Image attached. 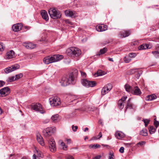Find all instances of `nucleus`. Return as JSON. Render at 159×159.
<instances>
[{"label":"nucleus","mask_w":159,"mask_h":159,"mask_svg":"<svg viewBox=\"0 0 159 159\" xmlns=\"http://www.w3.org/2000/svg\"><path fill=\"white\" fill-rule=\"evenodd\" d=\"M74 72L75 74H74L73 72L70 73L68 78H66L65 76H63L62 78L61 81L60 82L62 86H65L69 84H74L75 83V78L77 75L76 73L77 70H74Z\"/></svg>","instance_id":"obj_1"},{"label":"nucleus","mask_w":159,"mask_h":159,"mask_svg":"<svg viewBox=\"0 0 159 159\" xmlns=\"http://www.w3.org/2000/svg\"><path fill=\"white\" fill-rule=\"evenodd\" d=\"M63 56L60 55H53L51 56L46 57L43 60V62L46 64H48L50 63L58 61L62 59Z\"/></svg>","instance_id":"obj_2"},{"label":"nucleus","mask_w":159,"mask_h":159,"mask_svg":"<svg viewBox=\"0 0 159 159\" xmlns=\"http://www.w3.org/2000/svg\"><path fill=\"white\" fill-rule=\"evenodd\" d=\"M81 54V50L78 48L72 47L67 50V54L72 58H75L79 56Z\"/></svg>","instance_id":"obj_3"},{"label":"nucleus","mask_w":159,"mask_h":159,"mask_svg":"<svg viewBox=\"0 0 159 159\" xmlns=\"http://www.w3.org/2000/svg\"><path fill=\"white\" fill-rule=\"evenodd\" d=\"M48 13L50 17L54 19L60 18L61 17L60 12L55 8H50L48 11Z\"/></svg>","instance_id":"obj_4"},{"label":"nucleus","mask_w":159,"mask_h":159,"mask_svg":"<svg viewBox=\"0 0 159 159\" xmlns=\"http://www.w3.org/2000/svg\"><path fill=\"white\" fill-rule=\"evenodd\" d=\"M50 105L52 107H57L60 105L61 102L60 98L57 97H52L49 99Z\"/></svg>","instance_id":"obj_5"},{"label":"nucleus","mask_w":159,"mask_h":159,"mask_svg":"<svg viewBox=\"0 0 159 159\" xmlns=\"http://www.w3.org/2000/svg\"><path fill=\"white\" fill-rule=\"evenodd\" d=\"M56 129L55 127H48L43 130V134L45 137L49 136L54 133Z\"/></svg>","instance_id":"obj_6"},{"label":"nucleus","mask_w":159,"mask_h":159,"mask_svg":"<svg viewBox=\"0 0 159 159\" xmlns=\"http://www.w3.org/2000/svg\"><path fill=\"white\" fill-rule=\"evenodd\" d=\"M49 149L52 152L56 151V146L54 139L52 138H51L48 142Z\"/></svg>","instance_id":"obj_7"},{"label":"nucleus","mask_w":159,"mask_h":159,"mask_svg":"<svg viewBox=\"0 0 159 159\" xmlns=\"http://www.w3.org/2000/svg\"><path fill=\"white\" fill-rule=\"evenodd\" d=\"M82 83L84 86L88 88L94 87L96 84V83L95 81H89L86 79L83 80L82 82Z\"/></svg>","instance_id":"obj_8"},{"label":"nucleus","mask_w":159,"mask_h":159,"mask_svg":"<svg viewBox=\"0 0 159 159\" xmlns=\"http://www.w3.org/2000/svg\"><path fill=\"white\" fill-rule=\"evenodd\" d=\"M112 87V84L109 83L105 86L102 89V95H104L108 93L111 89Z\"/></svg>","instance_id":"obj_9"},{"label":"nucleus","mask_w":159,"mask_h":159,"mask_svg":"<svg viewBox=\"0 0 159 159\" xmlns=\"http://www.w3.org/2000/svg\"><path fill=\"white\" fill-rule=\"evenodd\" d=\"M19 67L20 66L19 65L16 64L5 68V71L6 73L7 74L18 69Z\"/></svg>","instance_id":"obj_10"},{"label":"nucleus","mask_w":159,"mask_h":159,"mask_svg":"<svg viewBox=\"0 0 159 159\" xmlns=\"http://www.w3.org/2000/svg\"><path fill=\"white\" fill-rule=\"evenodd\" d=\"M15 57V53L13 50L8 51L4 57V58L6 60H11Z\"/></svg>","instance_id":"obj_11"},{"label":"nucleus","mask_w":159,"mask_h":159,"mask_svg":"<svg viewBox=\"0 0 159 159\" xmlns=\"http://www.w3.org/2000/svg\"><path fill=\"white\" fill-rule=\"evenodd\" d=\"M130 34V31L129 30H123L119 32L118 36L121 38H125L128 36Z\"/></svg>","instance_id":"obj_12"},{"label":"nucleus","mask_w":159,"mask_h":159,"mask_svg":"<svg viewBox=\"0 0 159 159\" xmlns=\"http://www.w3.org/2000/svg\"><path fill=\"white\" fill-rule=\"evenodd\" d=\"M131 93L134 95L140 96L142 93L138 86H135L133 87Z\"/></svg>","instance_id":"obj_13"},{"label":"nucleus","mask_w":159,"mask_h":159,"mask_svg":"<svg viewBox=\"0 0 159 159\" xmlns=\"http://www.w3.org/2000/svg\"><path fill=\"white\" fill-rule=\"evenodd\" d=\"M23 45L27 49H32L36 47V45L31 42H28L23 43Z\"/></svg>","instance_id":"obj_14"},{"label":"nucleus","mask_w":159,"mask_h":159,"mask_svg":"<svg viewBox=\"0 0 159 159\" xmlns=\"http://www.w3.org/2000/svg\"><path fill=\"white\" fill-rule=\"evenodd\" d=\"M10 89L8 87H4L0 90V96L4 97L7 95Z\"/></svg>","instance_id":"obj_15"},{"label":"nucleus","mask_w":159,"mask_h":159,"mask_svg":"<svg viewBox=\"0 0 159 159\" xmlns=\"http://www.w3.org/2000/svg\"><path fill=\"white\" fill-rule=\"evenodd\" d=\"M31 110L36 111H39L40 109V104L39 103H33L30 105Z\"/></svg>","instance_id":"obj_16"},{"label":"nucleus","mask_w":159,"mask_h":159,"mask_svg":"<svg viewBox=\"0 0 159 159\" xmlns=\"http://www.w3.org/2000/svg\"><path fill=\"white\" fill-rule=\"evenodd\" d=\"M107 26L102 24L100 25L97 26L96 27V30L99 32L105 31L107 30Z\"/></svg>","instance_id":"obj_17"},{"label":"nucleus","mask_w":159,"mask_h":159,"mask_svg":"<svg viewBox=\"0 0 159 159\" xmlns=\"http://www.w3.org/2000/svg\"><path fill=\"white\" fill-rule=\"evenodd\" d=\"M22 27L21 23H17L13 25L12 27L13 30L15 32H17L20 30Z\"/></svg>","instance_id":"obj_18"},{"label":"nucleus","mask_w":159,"mask_h":159,"mask_svg":"<svg viewBox=\"0 0 159 159\" xmlns=\"http://www.w3.org/2000/svg\"><path fill=\"white\" fill-rule=\"evenodd\" d=\"M65 13L66 16L70 17H75L76 16V12L75 11L69 10L65 11Z\"/></svg>","instance_id":"obj_19"},{"label":"nucleus","mask_w":159,"mask_h":159,"mask_svg":"<svg viewBox=\"0 0 159 159\" xmlns=\"http://www.w3.org/2000/svg\"><path fill=\"white\" fill-rule=\"evenodd\" d=\"M66 98V101L70 102H74V103H76L78 102L77 100L75 98V97L73 95H68Z\"/></svg>","instance_id":"obj_20"},{"label":"nucleus","mask_w":159,"mask_h":159,"mask_svg":"<svg viewBox=\"0 0 159 159\" xmlns=\"http://www.w3.org/2000/svg\"><path fill=\"white\" fill-rule=\"evenodd\" d=\"M40 15L42 18L46 21L48 20V16L47 11L44 10L40 11Z\"/></svg>","instance_id":"obj_21"},{"label":"nucleus","mask_w":159,"mask_h":159,"mask_svg":"<svg viewBox=\"0 0 159 159\" xmlns=\"http://www.w3.org/2000/svg\"><path fill=\"white\" fill-rule=\"evenodd\" d=\"M131 99V98H129L127 101L126 106L125 107L126 109L125 110V111H126L127 109L128 108L129 109H133L134 108V105L132 104V103L130 102Z\"/></svg>","instance_id":"obj_22"},{"label":"nucleus","mask_w":159,"mask_h":159,"mask_svg":"<svg viewBox=\"0 0 159 159\" xmlns=\"http://www.w3.org/2000/svg\"><path fill=\"white\" fill-rule=\"evenodd\" d=\"M115 137L118 139H121L124 138L125 135L121 132H116L115 134Z\"/></svg>","instance_id":"obj_23"},{"label":"nucleus","mask_w":159,"mask_h":159,"mask_svg":"<svg viewBox=\"0 0 159 159\" xmlns=\"http://www.w3.org/2000/svg\"><path fill=\"white\" fill-rule=\"evenodd\" d=\"M156 98V96L153 94L148 96L146 98V100L147 101H150L155 99Z\"/></svg>","instance_id":"obj_24"},{"label":"nucleus","mask_w":159,"mask_h":159,"mask_svg":"<svg viewBox=\"0 0 159 159\" xmlns=\"http://www.w3.org/2000/svg\"><path fill=\"white\" fill-rule=\"evenodd\" d=\"M133 87H132L128 84H126L125 85V88L126 91L128 92L132 93Z\"/></svg>","instance_id":"obj_25"},{"label":"nucleus","mask_w":159,"mask_h":159,"mask_svg":"<svg viewBox=\"0 0 159 159\" xmlns=\"http://www.w3.org/2000/svg\"><path fill=\"white\" fill-rule=\"evenodd\" d=\"M149 45L148 44H146L145 45L143 44L139 47L138 49L139 50H142L143 49H145L147 48H149Z\"/></svg>","instance_id":"obj_26"},{"label":"nucleus","mask_w":159,"mask_h":159,"mask_svg":"<svg viewBox=\"0 0 159 159\" xmlns=\"http://www.w3.org/2000/svg\"><path fill=\"white\" fill-rule=\"evenodd\" d=\"M140 135L144 136L148 135L147 130L146 129H143L140 132Z\"/></svg>","instance_id":"obj_27"},{"label":"nucleus","mask_w":159,"mask_h":159,"mask_svg":"<svg viewBox=\"0 0 159 159\" xmlns=\"http://www.w3.org/2000/svg\"><path fill=\"white\" fill-rule=\"evenodd\" d=\"M101 147L100 145L97 144H90L89 145V148H90L97 149Z\"/></svg>","instance_id":"obj_28"},{"label":"nucleus","mask_w":159,"mask_h":159,"mask_svg":"<svg viewBox=\"0 0 159 159\" xmlns=\"http://www.w3.org/2000/svg\"><path fill=\"white\" fill-rule=\"evenodd\" d=\"M107 48L106 47H105L102 49H101L100 50L99 53L97 55H100L101 54H103L107 51Z\"/></svg>","instance_id":"obj_29"},{"label":"nucleus","mask_w":159,"mask_h":159,"mask_svg":"<svg viewBox=\"0 0 159 159\" xmlns=\"http://www.w3.org/2000/svg\"><path fill=\"white\" fill-rule=\"evenodd\" d=\"M149 131L150 134H152L155 132L156 129L153 126H150L149 128Z\"/></svg>","instance_id":"obj_30"},{"label":"nucleus","mask_w":159,"mask_h":159,"mask_svg":"<svg viewBox=\"0 0 159 159\" xmlns=\"http://www.w3.org/2000/svg\"><path fill=\"white\" fill-rule=\"evenodd\" d=\"M58 116L59 115L57 114L52 116L51 117L52 120L54 122H56L57 120L58 119Z\"/></svg>","instance_id":"obj_31"},{"label":"nucleus","mask_w":159,"mask_h":159,"mask_svg":"<svg viewBox=\"0 0 159 159\" xmlns=\"http://www.w3.org/2000/svg\"><path fill=\"white\" fill-rule=\"evenodd\" d=\"M129 56L125 57L124 59V61L126 63L129 62L131 60Z\"/></svg>","instance_id":"obj_32"},{"label":"nucleus","mask_w":159,"mask_h":159,"mask_svg":"<svg viewBox=\"0 0 159 159\" xmlns=\"http://www.w3.org/2000/svg\"><path fill=\"white\" fill-rule=\"evenodd\" d=\"M142 73V72L141 71H139V70L137 71V72L135 74V77L137 79H139Z\"/></svg>","instance_id":"obj_33"},{"label":"nucleus","mask_w":159,"mask_h":159,"mask_svg":"<svg viewBox=\"0 0 159 159\" xmlns=\"http://www.w3.org/2000/svg\"><path fill=\"white\" fill-rule=\"evenodd\" d=\"M142 121L144 122L145 127H147L149 123L150 120L148 119H143Z\"/></svg>","instance_id":"obj_34"},{"label":"nucleus","mask_w":159,"mask_h":159,"mask_svg":"<svg viewBox=\"0 0 159 159\" xmlns=\"http://www.w3.org/2000/svg\"><path fill=\"white\" fill-rule=\"evenodd\" d=\"M123 102L120 100H119L118 102L119 107L120 109H122L123 108L124 105H123Z\"/></svg>","instance_id":"obj_35"},{"label":"nucleus","mask_w":159,"mask_h":159,"mask_svg":"<svg viewBox=\"0 0 159 159\" xmlns=\"http://www.w3.org/2000/svg\"><path fill=\"white\" fill-rule=\"evenodd\" d=\"M152 53L154 56L156 57L157 58L159 57V52L158 51H152Z\"/></svg>","instance_id":"obj_36"},{"label":"nucleus","mask_w":159,"mask_h":159,"mask_svg":"<svg viewBox=\"0 0 159 159\" xmlns=\"http://www.w3.org/2000/svg\"><path fill=\"white\" fill-rule=\"evenodd\" d=\"M23 76V74L22 73H20L15 75V78L16 79V80H18L19 79L22 78Z\"/></svg>","instance_id":"obj_37"},{"label":"nucleus","mask_w":159,"mask_h":159,"mask_svg":"<svg viewBox=\"0 0 159 159\" xmlns=\"http://www.w3.org/2000/svg\"><path fill=\"white\" fill-rule=\"evenodd\" d=\"M102 75V71L101 70H98L97 72L94 75L95 76H101Z\"/></svg>","instance_id":"obj_38"},{"label":"nucleus","mask_w":159,"mask_h":159,"mask_svg":"<svg viewBox=\"0 0 159 159\" xmlns=\"http://www.w3.org/2000/svg\"><path fill=\"white\" fill-rule=\"evenodd\" d=\"M46 112V110L44 108H43L42 105L40 104V113L44 114H45Z\"/></svg>","instance_id":"obj_39"},{"label":"nucleus","mask_w":159,"mask_h":159,"mask_svg":"<svg viewBox=\"0 0 159 159\" xmlns=\"http://www.w3.org/2000/svg\"><path fill=\"white\" fill-rule=\"evenodd\" d=\"M63 147L62 148L64 150H66L67 149V146H66L65 144V143L61 142V143L60 144Z\"/></svg>","instance_id":"obj_40"},{"label":"nucleus","mask_w":159,"mask_h":159,"mask_svg":"<svg viewBox=\"0 0 159 159\" xmlns=\"http://www.w3.org/2000/svg\"><path fill=\"white\" fill-rule=\"evenodd\" d=\"M16 80V79L15 78V77L14 76L10 77H9L8 79V81L10 82H12Z\"/></svg>","instance_id":"obj_41"},{"label":"nucleus","mask_w":159,"mask_h":159,"mask_svg":"<svg viewBox=\"0 0 159 159\" xmlns=\"http://www.w3.org/2000/svg\"><path fill=\"white\" fill-rule=\"evenodd\" d=\"M138 70L137 69H133L130 70V74H135Z\"/></svg>","instance_id":"obj_42"},{"label":"nucleus","mask_w":159,"mask_h":159,"mask_svg":"<svg viewBox=\"0 0 159 159\" xmlns=\"http://www.w3.org/2000/svg\"><path fill=\"white\" fill-rule=\"evenodd\" d=\"M128 56L130 58H134L136 56V54L135 53L131 52L129 53Z\"/></svg>","instance_id":"obj_43"},{"label":"nucleus","mask_w":159,"mask_h":159,"mask_svg":"<svg viewBox=\"0 0 159 159\" xmlns=\"http://www.w3.org/2000/svg\"><path fill=\"white\" fill-rule=\"evenodd\" d=\"M5 48V47L3 45L2 43H0V52H2L4 51Z\"/></svg>","instance_id":"obj_44"},{"label":"nucleus","mask_w":159,"mask_h":159,"mask_svg":"<svg viewBox=\"0 0 159 159\" xmlns=\"http://www.w3.org/2000/svg\"><path fill=\"white\" fill-rule=\"evenodd\" d=\"M40 145L42 146H44L45 145V143L43 141L42 137L40 135Z\"/></svg>","instance_id":"obj_45"},{"label":"nucleus","mask_w":159,"mask_h":159,"mask_svg":"<svg viewBox=\"0 0 159 159\" xmlns=\"http://www.w3.org/2000/svg\"><path fill=\"white\" fill-rule=\"evenodd\" d=\"M154 124L156 127V128H157L159 125V122L156 120L155 119H154Z\"/></svg>","instance_id":"obj_46"},{"label":"nucleus","mask_w":159,"mask_h":159,"mask_svg":"<svg viewBox=\"0 0 159 159\" xmlns=\"http://www.w3.org/2000/svg\"><path fill=\"white\" fill-rule=\"evenodd\" d=\"M71 128L73 131L74 132H75L78 129V127L77 126H74V125H72Z\"/></svg>","instance_id":"obj_47"},{"label":"nucleus","mask_w":159,"mask_h":159,"mask_svg":"<svg viewBox=\"0 0 159 159\" xmlns=\"http://www.w3.org/2000/svg\"><path fill=\"white\" fill-rule=\"evenodd\" d=\"M66 159H74L73 156L71 155H67L66 156Z\"/></svg>","instance_id":"obj_48"},{"label":"nucleus","mask_w":159,"mask_h":159,"mask_svg":"<svg viewBox=\"0 0 159 159\" xmlns=\"http://www.w3.org/2000/svg\"><path fill=\"white\" fill-rule=\"evenodd\" d=\"M49 120L48 118H46L45 120H42V122L43 124H46L49 122Z\"/></svg>","instance_id":"obj_49"},{"label":"nucleus","mask_w":159,"mask_h":159,"mask_svg":"<svg viewBox=\"0 0 159 159\" xmlns=\"http://www.w3.org/2000/svg\"><path fill=\"white\" fill-rule=\"evenodd\" d=\"M145 143L146 142L145 141H141L138 143L137 144V145H139L141 146L142 145L145 144Z\"/></svg>","instance_id":"obj_50"},{"label":"nucleus","mask_w":159,"mask_h":159,"mask_svg":"<svg viewBox=\"0 0 159 159\" xmlns=\"http://www.w3.org/2000/svg\"><path fill=\"white\" fill-rule=\"evenodd\" d=\"M65 22L66 24H67L68 25H72V23L70 22L68 20H66Z\"/></svg>","instance_id":"obj_51"},{"label":"nucleus","mask_w":159,"mask_h":159,"mask_svg":"<svg viewBox=\"0 0 159 159\" xmlns=\"http://www.w3.org/2000/svg\"><path fill=\"white\" fill-rule=\"evenodd\" d=\"M5 83L4 81L0 80V88L2 87L4 85Z\"/></svg>","instance_id":"obj_52"},{"label":"nucleus","mask_w":159,"mask_h":159,"mask_svg":"<svg viewBox=\"0 0 159 159\" xmlns=\"http://www.w3.org/2000/svg\"><path fill=\"white\" fill-rule=\"evenodd\" d=\"M124 148L123 147H121L119 149V152L121 153H123L124 152Z\"/></svg>","instance_id":"obj_53"},{"label":"nucleus","mask_w":159,"mask_h":159,"mask_svg":"<svg viewBox=\"0 0 159 159\" xmlns=\"http://www.w3.org/2000/svg\"><path fill=\"white\" fill-rule=\"evenodd\" d=\"M114 154L113 153L111 154V153H110L109 159H114L113 157H114Z\"/></svg>","instance_id":"obj_54"},{"label":"nucleus","mask_w":159,"mask_h":159,"mask_svg":"<svg viewBox=\"0 0 159 159\" xmlns=\"http://www.w3.org/2000/svg\"><path fill=\"white\" fill-rule=\"evenodd\" d=\"M109 43L108 41L107 40L104 41L102 43H101L102 44V45L103 46L105 45L107 43Z\"/></svg>","instance_id":"obj_55"},{"label":"nucleus","mask_w":159,"mask_h":159,"mask_svg":"<svg viewBox=\"0 0 159 159\" xmlns=\"http://www.w3.org/2000/svg\"><path fill=\"white\" fill-rule=\"evenodd\" d=\"M37 139L39 143L40 142V134H38L36 135Z\"/></svg>","instance_id":"obj_56"},{"label":"nucleus","mask_w":159,"mask_h":159,"mask_svg":"<svg viewBox=\"0 0 159 159\" xmlns=\"http://www.w3.org/2000/svg\"><path fill=\"white\" fill-rule=\"evenodd\" d=\"M80 73L81 75L83 76V77H86V74L84 72H83L82 71H80Z\"/></svg>","instance_id":"obj_57"},{"label":"nucleus","mask_w":159,"mask_h":159,"mask_svg":"<svg viewBox=\"0 0 159 159\" xmlns=\"http://www.w3.org/2000/svg\"><path fill=\"white\" fill-rule=\"evenodd\" d=\"M101 157L100 155H98L94 157L93 159H100Z\"/></svg>","instance_id":"obj_58"},{"label":"nucleus","mask_w":159,"mask_h":159,"mask_svg":"<svg viewBox=\"0 0 159 159\" xmlns=\"http://www.w3.org/2000/svg\"><path fill=\"white\" fill-rule=\"evenodd\" d=\"M127 98V97H124L122 98L120 100H121L122 102H123V101H125V100Z\"/></svg>","instance_id":"obj_59"},{"label":"nucleus","mask_w":159,"mask_h":159,"mask_svg":"<svg viewBox=\"0 0 159 159\" xmlns=\"http://www.w3.org/2000/svg\"><path fill=\"white\" fill-rule=\"evenodd\" d=\"M98 122L100 124L102 125H103L102 120V119H100L98 121Z\"/></svg>","instance_id":"obj_60"},{"label":"nucleus","mask_w":159,"mask_h":159,"mask_svg":"<svg viewBox=\"0 0 159 159\" xmlns=\"http://www.w3.org/2000/svg\"><path fill=\"white\" fill-rule=\"evenodd\" d=\"M125 145L127 147L130 146L131 145V144L130 143H126L125 144Z\"/></svg>","instance_id":"obj_61"},{"label":"nucleus","mask_w":159,"mask_h":159,"mask_svg":"<svg viewBox=\"0 0 159 159\" xmlns=\"http://www.w3.org/2000/svg\"><path fill=\"white\" fill-rule=\"evenodd\" d=\"M102 133L101 132H100L98 134V136H99V138H100L102 137Z\"/></svg>","instance_id":"obj_62"},{"label":"nucleus","mask_w":159,"mask_h":159,"mask_svg":"<svg viewBox=\"0 0 159 159\" xmlns=\"http://www.w3.org/2000/svg\"><path fill=\"white\" fill-rule=\"evenodd\" d=\"M66 141L68 143H70L71 142V140L70 139H68L66 140Z\"/></svg>","instance_id":"obj_63"},{"label":"nucleus","mask_w":159,"mask_h":159,"mask_svg":"<svg viewBox=\"0 0 159 159\" xmlns=\"http://www.w3.org/2000/svg\"><path fill=\"white\" fill-rule=\"evenodd\" d=\"M33 159H36V153L34 154L33 155Z\"/></svg>","instance_id":"obj_64"}]
</instances>
